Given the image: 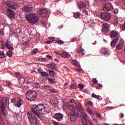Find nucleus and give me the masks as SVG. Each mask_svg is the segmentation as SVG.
Masks as SVG:
<instances>
[{"label": "nucleus", "instance_id": "nucleus-57", "mask_svg": "<svg viewBox=\"0 0 125 125\" xmlns=\"http://www.w3.org/2000/svg\"><path fill=\"white\" fill-rule=\"evenodd\" d=\"M120 117H121V118H124V114L121 113V114H120Z\"/></svg>", "mask_w": 125, "mask_h": 125}, {"label": "nucleus", "instance_id": "nucleus-15", "mask_svg": "<svg viewBox=\"0 0 125 125\" xmlns=\"http://www.w3.org/2000/svg\"><path fill=\"white\" fill-rule=\"evenodd\" d=\"M23 11L25 13H29V12H32L33 11V8L32 7H29V5H27L23 7Z\"/></svg>", "mask_w": 125, "mask_h": 125}, {"label": "nucleus", "instance_id": "nucleus-52", "mask_svg": "<svg viewBox=\"0 0 125 125\" xmlns=\"http://www.w3.org/2000/svg\"><path fill=\"white\" fill-rule=\"evenodd\" d=\"M83 12L86 14V15H87L88 14V12L86 10H84Z\"/></svg>", "mask_w": 125, "mask_h": 125}, {"label": "nucleus", "instance_id": "nucleus-21", "mask_svg": "<svg viewBox=\"0 0 125 125\" xmlns=\"http://www.w3.org/2000/svg\"><path fill=\"white\" fill-rule=\"evenodd\" d=\"M5 109V106H4L3 103H2L1 105V110L2 114L4 116H6V114H5V110H4Z\"/></svg>", "mask_w": 125, "mask_h": 125}, {"label": "nucleus", "instance_id": "nucleus-51", "mask_svg": "<svg viewBox=\"0 0 125 125\" xmlns=\"http://www.w3.org/2000/svg\"><path fill=\"white\" fill-rule=\"evenodd\" d=\"M46 57H47V58L48 59H52V57L51 56H49V55H46Z\"/></svg>", "mask_w": 125, "mask_h": 125}, {"label": "nucleus", "instance_id": "nucleus-9", "mask_svg": "<svg viewBox=\"0 0 125 125\" xmlns=\"http://www.w3.org/2000/svg\"><path fill=\"white\" fill-rule=\"evenodd\" d=\"M104 8L107 10V11H110L111 10H112V9H114V7L112 6V4L111 3H106L104 6Z\"/></svg>", "mask_w": 125, "mask_h": 125}, {"label": "nucleus", "instance_id": "nucleus-60", "mask_svg": "<svg viewBox=\"0 0 125 125\" xmlns=\"http://www.w3.org/2000/svg\"><path fill=\"white\" fill-rule=\"evenodd\" d=\"M99 87H103L102 84H99Z\"/></svg>", "mask_w": 125, "mask_h": 125}, {"label": "nucleus", "instance_id": "nucleus-22", "mask_svg": "<svg viewBox=\"0 0 125 125\" xmlns=\"http://www.w3.org/2000/svg\"><path fill=\"white\" fill-rule=\"evenodd\" d=\"M23 100H22V99H20L19 100V102L17 104V107H18V108H20V107H21V105H23Z\"/></svg>", "mask_w": 125, "mask_h": 125}, {"label": "nucleus", "instance_id": "nucleus-35", "mask_svg": "<svg viewBox=\"0 0 125 125\" xmlns=\"http://www.w3.org/2000/svg\"><path fill=\"white\" fill-rule=\"evenodd\" d=\"M53 42H57V41H55L54 40H52L51 41H46V43H47V44H50V43H52Z\"/></svg>", "mask_w": 125, "mask_h": 125}, {"label": "nucleus", "instance_id": "nucleus-1", "mask_svg": "<svg viewBox=\"0 0 125 125\" xmlns=\"http://www.w3.org/2000/svg\"><path fill=\"white\" fill-rule=\"evenodd\" d=\"M67 107L68 109L72 111L70 116L72 122H74L77 117L83 118L84 120H82L83 125H92L91 119L87 114L84 112L81 103H78L77 107V102L73 99L67 103Z\"/></svg>", "mask_w": 125, "mask_h": 125}, {"label": "nucleus", "instance_id": "nucleus-33", "mask_svg": "<svg viewBox=\"0 0 125 125\" xmlns=\"http://www.w3.org/2000/svg\"><path fill=\"white\" fill-rule=\"evenodd\" d=\"M38 50L39 49H38L37 48L34 49L32 51V54H37V53H38Z\"/></svg>", "mask_w": 125, "mask_h": 125}, {"label": "nucleus", "instance_id": "nucleus-17", "mask_svg": "<svg viewBox=\"0 0 125 125\" xmlns=\"http://www.w3.org/2000/svg\"><path fill=\"white\" fill-rule=\"evenodd\" d=\"M78 5L79 9L85 8V7H86V4H85L84 2L83 1L78 2Z\"/></svg>", "mask_w": 125, "mask_h": 125}, {"label": "nucleus", "instance_id": "nucleus-14", "mask_svg": "<svg viewBox=\"0 0 125 125\" xmlns=\"http://www.w3.org/2000/svg\"><path fill=\"white\" fill-rule=\"evenodd\" d=\"M120 36V33L117 30H112L110 33L111 38H116V37H118Z\"/></svg>", "mask_w": 125, "mask_h": 125}, {"label": "nucleus", "instance_id": "nucleus-2", "mask_svg": "<svg viewBox=\"0 0 125 125\" xmlns=\"http://www.w3.org/2000/svg\"><path fill=\"white\" fill-rule=\"evenodd\" d=\"M28 23L34 25L39 22L40 17L36 13L27 14L25 16Z\"/></svg>", "mask_w": 125, "mask_h": 125}, {"label": "nucleus", "instance_id": "nucleus-64", "mask_svg": "<svg viewBox=\"0 0 125 125\" xmlns=\"http://www.w3.org/2000/svg\"><path fill=\"white\" fill-rule=\"evenodd\" d=\"M105 125H109V124H105Z\"/></svg>", "mask_w": 125, "mask_h": 125}, {"label": "nucleus", "instance_id": "nucleus-45", "mask_svg": "<svg viewBox=\"0 0 125 125\" xmlns=\"http://www.w3.org/2000/svg\"><path fill=\"white\" fill-rule=\"evenodd\" d=\"M96 115L97 118H99L100 119H101V115H100V113H99L98 112H96Z\"/></svg>", "mask_w": 125, "mask_h": 125}, {"label": "nucleus", "instance_id": "nucleus-62", "mask_svg": "<svg viewBox=\"0 0 125 125\" xmlns=\"http://www.w3.org/2000/svg\"><path fill=\"white\" fill-rule=\"evenodd\" d=\"M55 61L56 62H59V61H58L57 59H55Z\"/></svg>", "mask_w": 125, "mask_h": 125}, {"label": "nucleus", "instance_id": "nucleus-3", "mask_svg": "<svg viewBox=\"0 0 125 125\" xmlns=\"http://www.w3.org/2000/svg\"><path fill=\"white\" fill-rule=\"evenodd\" d=\"M31 111L35 115L38 117H40V113L44 115L46 114L45 111V106L43 104H38L36 108H32Z\"/></svg>", "mask_w": 125, "mask_h": 125}, {"label": "nucleus", "instance_id": "nucleus-30", "mask_svg": "<svg viewBox=\"0 0 125 125\" xmlns=\"http://www.w3.org/2000/svg\"><path fill=\"white\" fill-rule=\"evenodd\" d=\"M41 74L42 77H47L48 76H49V75H48V73H47L46 72H41Z\"/></svg>", "mask_w": 125, "mask_h": 125}, {"label": "nucleus", "instance_id": "nucleus-6", "mask_svg": "<svg viewBox=\"0 0 125 125\" xmlns=\"http://www.w3.org/2000/svg\"><path fill=\"white\" fill-rule=\"evenodd\" d=\"M100 15L105 21H109L112 18V15L109 12L101 13Z\"/></svg>", "mask_w": 125, "mask_h": 125}, {"label": "nucleus", "instance_id": "nucleus-61", "mask_svg": "<svg viewBox=\"0 0 125 125\" xmlns=\"http://www.w3.org/2000/svg\"><path fill=\"white\" fill-rule=\"evenodd\" d=\"M20 73H19V72H16V75H20Z\"/></svg>", "mask_w": 125, "mask_h": 125}, {"label": "nucleus", "instance_id": "nucleus-40", "mask_svg": "<svg viewBox=\"0 0 125 125\" xmlns=\"http://www.w3.org/2000/svg\"><path fill=\"white\" fill-rule=\"evenodd\" d=\"M78 87L80 89H83V85L82 84H78Z\"/></svg>", "mask_w": 125, "mask_h": 125}, {"label": "nucleus", "instance_id": "nucleus-32", "mask_svg": "<svg viewBox=\"0 0 125 125\" xmlns=\"http://www.w3.org/2000/svg\"><path fill=\"white\" fill-rule=\"evenodd\" d=\"M87 112H88V113H89V114H90V115H94L93 111H92V110H91L90 108H89V107H88L87 109Z\"/></svg>", "mask_w": 125, "mask_h": 125}, {"label": "nucleus", "instance_id": "nucleus-48", "mask_svg": "<svg viewBox=\"0 0 125 125\" xmlns=\"http://www.w3.org/2000/svg\"><path fill=\"white\" fill-rule=\"evenodd\" d=\"M41 61L42 62H45V61H47V59H46L45 58H42Z\"/></svg>", "mask_w": 125, "mask_h": 125}, {"label": "nucleus", "instance_id": "nucleus-41", "mask_svg": "<svg viewBox=\"0 0 125 125\" xmlns=\"http://www.w3.org/2000/svg\"><path fill=\"white\" fill-rule=\"evenodd\" d=\"M49 73H50L51 75H56V73H55V72L53 70H49Z\"/></svg>", "mask_w": 125, "mask_h": 125}, {"label": "nucleus", "instance_id": "nucleus-54", "mask_svg": "<svg viewBox=\"0 0 125 125\" xmlns=\"http://www.w3.org/2000/svg\"><path fill=\"white\" fill-rule=\"evenodd\" d=\"M77 41V38H72V39H71V42H76Z\"/></svg>", "mask_w": 125, "mask_h": 125}, {"label": "nucleus", "instance_id": "nucleus-16", "mask_svg": "<svg viewBox=\"0 0 125 125\" xmlns=\"http://www.w3.org/2000/svg\"><path fill=\"white\" fill-rule=\"evenodd\" d=\"M101 53L104 55H108L110 54V51L108 48H103L101 49Z\"/></svg>", "mask_w": 125, "mask_h": 125}, {"label": "nucleus", "instance_id": "nucleus-43", "mask_svg": "<svg viewBox=\"0 0 125 125\" xmlns=\"http://www.w3.org/2000/svg\"><path fill=\"white\" fill-rule=\"evenodd\" d=\"M121 29L122 31H125V24H123L121 26Z\"/></svg>", "mask_w": 125, "mask_h": 125}, {"label": "nucleus", "instance_id": "nucleus-44", "mask_svg": "<svg viewBox=\"0 0 125 125\" xmlns=\"http://www.w3.org/2000/svg\"><path fill=\"white\" fill-rule=\"evenodd\" d=\"M6 83L8 86H11V83L9 81H6Z\"/></svg>", "mask_w": 125, "mask_h": 125}, {"label": "nucleus", "instance_id": "nucleus-8", "mask_svg": "<svg viewBox=\"0 0 125 125\" xmlns=\"http://www.w3.org/2000/svg\"><path fill=\"white\" fill-rule=\"evenodd\" d=\"M48 10L46 8H43L39 11V13L41 17H45L47 15Z\"/></svg>", "mask_w": 125, "mask_h": 125}, {"label": "nucleus", "instance_id": "nucleus-27", "mask_svg": "<svg viewBox=\"0 0 125 125\" xmlns=\"http://www.w3.org/2000/svg\"><path fill=\"white\" fill-rule=\"evenodd\" d=\"M80 16H81V13L76 12L74 13L75 18H79Z\"/></svg>", "mask_w": 125, "mask_h": 125}, {"label": "nucleus", "instance_id": "nucleus-37", "mask_svg": "<svg viewBox=\"0 0 125 125\" xmlns=\"http://www.w3.org/2000/svg\"><path fill=\"white\" fill-rule=\"evenodd\" d=\"M33 87H34V88H40V85L37 84V83H34L33 84Z\"/></svg>", "mask_w": 125, "mask_h": 125}, {"label": "nucleus", "instance_id": "nucleus-5", "mask_svg": "<svg viewBox=\"0 0 125 125\" xmlns=\"http://www.w3.org/2000/svg\"><path fill=\"white\" fill-rule=\"evenodd\" d=\"M27 116L31 125H39V121L37 119V117L33 116V114L31 111L27 112Z\"/></svg>", "mask_w": 125, "mask_h": 125}, {"label": "nucleus", "instance_id": "nucleus-38", "mask_svg": "<svg viewBox=\"0 0 125 125\" xmlns=\"http://www.w3.org/2000/svg\"><path fill=\"white\" fill-rule=\"evenodd\" d=\"M4 55H5V54L3 52H1L0 53V58H3V57H4Z\"/></svg>", "mask_w": 125, "mask_h": 125}, {"label": "nucleus", "instance_id": "nucleus-13", "mask_svg": "<svg viewBox=\"0 0 125 125\" xmlns=\"http://www.w3.org/2000/svg\"><path fill=\"white\" fill-rule=\"evenodd\" d=\"M5 45L6 47H7V48H8V49H9V50H14V48H13V47L12 46L11 43H10V42H9V41H8V40H7L6 42V43H5Z\"/></svg>", "mask_w": 125, "mask_h": 125}, {"label": "nucleus", "instance_id": "nucleus-29", "mask_svg": "<svg viewBox=\"0 0 125 125\" xmlns=\"http://www.w3.org/2000/svg\"><path fill=\"white\" fill-rule=\"evenodd\" d=\"M78 53H82L83 55H84V50L83 48H81L80 50H77Z\"/></svg>", "mask_w": 125, "mask_h": 125}, {"label": "nucleus", "instance_id": "nucleus-23", "mask_svg": "<svg viewBox=\"0 0 125 125\" xmlns=\"http://www.w3.org/2000/svg\"><path fill=\"white\" fill-rule=\"evenodd\" d=\"M61 56L63 57V58H67L68 56H69V53L67 52H63L61 54Z\"/></svg>", "mask_w": 125, "mask_h": 125}, {"label": "nucleus", "instance_id": "nucleus-53", "mask_svg": "<svg viewBox=\"0 0 125 125\" xmlns=\"http://www.w3.org/2000/svg\"><path fill=\"white\" fill-rule=\"evenodd\" d=\"M16 101V100L15 98H13L11 100V103H14Z\"/></svg>", "mask_w": 125, "mask_h": 125}, {"label": "nucleus", "instance_id": "nucleus-7", "mask_svg": "<svg viewBox=\"0 0 125 125\" xmlns=\"http://www.w3.org/2000/svg\"><path fill=\"white\" fill-rule=\"evenodd\" d=\"M6 5L9 8H12V9H17L19 6V4L12 1H8L6 2Z\"/></svg>", "mask_w": 125, "mask_h": 125}, {"label": "nucleus", "instance_id": "nucleus-56", "mask_svg": "<svg viewBox=\"0 0 125 125\" xmlns=\"http://www.w3.org/2000/svg\"><path fill=\"white\" fill-rule=\"evenodd\" d=\"M42 24L43 25L44 27H45V28H46L47 26H46V23L45 22H43Z\"/></svg>", "mask_w": 125, "mask_h": 125}, {"label": "nucleus", "instance_id": "nucleus-34", "mask_svg": "<svg viewBox=\"0 0 125 125\" xmlns=\"http://www.w3.org/2000/svg\"><path fill=\"white\" fill-rule=\"evenodd\" d=\"M86 106H93V103H92V102L91 101H89V102H88L86 104Z\"/></svg>", "mask_w": 125, "mask_h": 125}, {"label": "nucleus", "instance_id": "nucleus-36", "mask_svg": "<svg viewBox=\"0 0 125 125\" xmlns=\"http://www.w3.org/2000/svg\"><path fill=\"white\" fill-rule=\"evenodd\" d=\"M7 56H9V57H11L12 56V52L9 51L7 53Z\"/></svg>", "mask_w": 125, "mask_h": 125}, {"label": "nucleus", "instance_id": "nucleus-10", "mask_svg": "<svg viewBox=\"0 0 125 125\" xmlns=\"http://www.w3.org/2000/svg\"><path fill=\"white\" fill-rule=\"evenodd\" d=\"M54 118L59 122H60L62 121V119H63V114H61V113H56L54 116Z\"/></svg>", "mask_w": 125, "mask_h": 125}, {"label": "nucleus", "instance_id": "nucleus-28", "mask_svg": "<svg viewBox=\"0 0 125 125\" xmlns=\"http://www.w3.org/2000/svg\"><path fill=\"white\" fill-rule=\"evenodd\" d=\"M48 80L49 83H51L52 84V83H54V81L55 80V78H52V79L48 78Z\"/></svg>", "mask_w": 125, "mask_h": 125}, {"label": "nucleus", "instance_id": "nucleus-20", "mask_svg": "<svg viewBox=\"0 0 125 125\" xmlns=\"http://www.w3.org/2000/svg\"><path fill=\"white\" fill-rule=\"evenodd\" d=\"M49 91H50L51 92H53V93H58V91L56 90V89L53 88L52 87L49 86L48 88Z\"/></svg>", "mask_w": 125, "mask_h": 125}, {"label": "nucleus", "instance_id": "nucleus-12", "mask_svg": "<svg viewBox=\"0 0 125 125\" xmlns=\"http://www.w3.org/2000/svg\"><path fill=\"white\" fill-rule=\"evenodd\" d=\"M103 31L108 33V32L110 31V25L108 23L104 24L103 26Z\"/></svg>", "mask_w": 125, "mask_h": 125}, {"label": "nucleus", "instance_id": "nucleus-58", "mask_svg": "<svg viewBox=\"0 0 125 125\" xmlns=\"http://www.w3.org/2000/svg\"><path fill=\"white\" fill-rule=\"evenodd\" d=\"M62 28H63V26H62H62H60L58 27V28L60 29H61Z\"/></svg>", "mask_w": 125, "mask_h": 125}, {"label": "nucleus", "instance_id": "nucleus-11", "mask_svg": "<svg viewBox=\"0 0 125 125\" xmlns=\"http://www.w3.org/2000/svg\"><path fill=\"white\" fill-rule=\"evenodd\" d=\"M7 12L8 13V15L10 18H14L15 17V13L14 11L10 10V9H8L7 10Z\"/></svg>", "mask_w": 125, "mask_h": 125}, {"label": "nucleus", "instance_id": "nucleus-55", "mask_svg": "<svg viewBox=\"0 0 125 125\" xmlns=\"http://www.w3.org/2000/svg\"><path fill=\"white\" fill-rule=\"evenodd\" d=\"M70 88H71V89H74V88H75V86H74V85H71Z\"/></svg>", "mask_w": 125, "mask_h": 125}, {"label": "nucleus", "instance_id": "nucleus-59", "mask_svg": "<svg viewBox=\"0 0 125 125\" xmlns=\"http://www.w3.org/2000/svg\"><path fill=\"white\" fill-rule=\"evenodd\" d=\"M0 35H1V36H3L4 35V32H1L0 33Z\"/></svg>", "mask_w": 125, "mask_h": 125}, {"label": "nucleus", "instance_id": "nucleus-31", "mask_svg": "<svg viewBox=\"0 0 125 125\" xmlns=\"http://www.w3.org/2000/svg\"><path fill=\"white\" fill-rule=\"evenodd\" d=\"M78 66V67L75 68V69L77 71V72H80V71H82V68H81V65L80 64L77 65Z\"/></svg>", "mask_w": 125, "mask_h": 125}, {"label": "nucleus", "instance_id": "nucleus-49", "mask_svg": "<svg viewBox=\"0 0 125 125\" xmlns=\"http://www.w3.org/2000/svg\"><path fill=\"white\" fill-rule=\"evenodd\" d=\"M53 124L54 125H59V123L56 121H53Z\"/></svg>", "mask_w": 125, "mask_h": 125}, {"label": "nucleus", "instance_id": "nucleus-26", "mask_svg": "<svg viewBox=\"0 0 125 125\" xmlns=\"http://www.w3.org/2000/svg\"><path fill=\"white\" fill-rule=\"evenodd\" d=\"M72 65H75V66H77L80 64V62H78V61L76 60H73L71 62Z\"/></svg>", "mask_w": 125, "mask_h": 125}, {"label": "nucleus", "instance_id": "nucleus-18", "mask_svg": "<svg viewBox=\"0 0 125 125\" xmlns=\"http://www.w3.org/2000/svg\"><path fill=\"white\" fill-rule=\"evenodd\" d=\"M125 43V42L123 40H121L120 42L118 43V44L116 46V49H118V50H121L122 49V47L124 46V44Z\"/></svg>", "mask_w": 125, "mask_h": 125}, {"label": "nucleus", "instance_id": "nucleus-39", "mask_svg": "<svg viewBox=\"0 0 125 125\" xmlns=\"http://www.w3.org/2000/svg\"><path fill=\"white\" fill-rule=\"evenodd\" d=\"M92 121L95 125H97V124H98V122H97V120L96 119H95V118H93Z\"/></svg>", "mask_w": 125, "mask_h": 125}, {"label": "nucleus", "instance_id": "nucleus-24", "mask_svg": "<svg viewBox=\"0 0 125 125\" xmlns=\"http://www.w3.org/2000/svg\"><path fill=\"white\" fill-rule=\"evenodd\" d=\"M19 83L21 84H23L25 83V78L22 77H20L19 78Z\"/></svg>", "mask_w": 125, "mask_h": 125}, {"label": "nucleus", "instance_id": "nucleus-4", "mask_svg": "<svg viewBox=\"0 0 125 125\" xmlns=\"http://www.w3.org/2000/svg\"><path fill=\"white\" fill-rule=\"evenodd\" d=\"M26 96L28 101H35L37 98V92L35 90H30L26 92Z\"/></svg>", "mask_w": 125, "mask_h": 125}, {"label": "nucleus", "instance_id": "nucleus-47", "mask_svg": "<svg viewBox=\"0 0 125 125\" xmlns=\"http://www.w3.org/2000/svg\"><path fill=\"white\" fill-rule=\"evenodd\" d=\"M92 82L93 83H98V81H97V80L96 79V78H94L93 79Z\"/></svg>", "mask_w": 125, "mask_h": 125}, {"label": "nucleus", "instance_id": "nucleus-19", "mask_svg": "<svg viewBox=\"0 0 125 125\" xmlns=\"http://www.w3.org/2000/svg\"><path fill=\"white\" fill-rule=\"evenodd\" d=\"M119 42V38H116L115 40L112 41L110 43L112 47H116V43Z\"/></svg>", "mask_w": 125, "mask_h": 125}, {"label": "nucleus", "instance_id": "nucleus-42", "mask_svg": "<svg viewBox=\"0 0 125 125\" xmlns=\"http://www.w3.org/2000/svg\"><path fill=\"white\" fill-rule=\"evenodd\" d=\"M119 12V9H115L114 10L113 13H114V14H117Z\"/></svg>", "mask_w": 125, "mask_h": 125}, {"label": "nucleus", "instance_id": "nucleus-63", "mask_svg": "<svg viewBox=\"0 0 125 125\" xmlns=\"http://www.w3.org/2000/svg\"><path fill=\"white\" fill-rule=\"evenodd\" d=\"M96 88H97L98 89H99V88H98V87L96 86Z\"/></svg>", "mask_w": 125, "mask_h": 125}, {"label": "nucleus", "instance_id": "nucleus-25", "mask_svg": "<svg viewBox=\"0 0 125 125\" xmlns=\"http://www.w3.org/2000/svg\"><path fill=\"white\" fill-rule=\"evenodd\" d=\"M92 97H93V98L98 99V100L101 99V97H100L99 95H96L95 94H94V93L92 94Z\"/></svg>", "mask_w": 125, "mask_h": 125}, {"label": "nucleus", "instance_id": "nucleus-50", "mask_svg": "<svg viewBox=\"0 0 125 125\" xmlns=\"http://www.w3.org/2000/svg\"><path fill=\"white\" fill-rule=\"evenodd\" d=\"M51 66H53V69H56V64L54 63H52Z\"/></svg>", "mask_w": 125, "mask_h": 125}, {"label": "nucleus", "instance_id": "nucleus-46", "mask_svg": "<svg viewBox=\"0 0 125 125\" xmlns=\"http://www.w3.org/2000/svg\"><path fill=\"white\" fill-rule=\"evenodd\" d=\"M58 44H60V45L61 44H64V42L60 40L58 42Z\"/></svg>", "mask_w": 125, "mask_h": 125}]
</instances>
